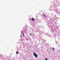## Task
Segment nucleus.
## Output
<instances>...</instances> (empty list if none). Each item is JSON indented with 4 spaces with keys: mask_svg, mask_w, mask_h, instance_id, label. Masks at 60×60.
I'll return each instance as SVG.
<instances>
[{
    "mask_svg": "<svg viewBox=\"0 0 60 60\" xmlns=\"http://www.w3.org/2000/svg\"><path fill=\"white\" fill-rule=\"evenodd\" d=\"M43 15L45 17V15Z\"/></svg>",
    "mask_w": 60,
    "mask_h": 60,
    "instance_id": "5",
    "label": "nucleus"
},
{
    "mask_svg": "<svg viewBox=\"0 0 60 60\" xmlns=\"http://www.w3.org/2000/svg\"><path fill=\"white\" fill-rule=\"evenodd\" d=\"M16 53H18V51L16 52Z\"/></svg>",
    "mask_w": 60,
    "mask_h": 60,
    "instance_id": "4",
    "label": "nucleus"
},
{
    "mask_svg": "<svg viewBox=\"0 0 60 60\" xmlns=\"http://www.w3.org/2000/svg\"><path fill=\"white\" fill-rule=\"evenodd\" d=\"M30 35H32V34H30Z\"/></svg>",
    "mask_w": 60,
    "mask_h": 60,
    "instance_id": "7",
    "label": "nucleus"
},
{
    "mask_svg": "<svg viewBox=\"0 0 60 60\" xmlns=\"http://www.w3.org/2000/svg\"><path fill=\"white\" fill-rule=\"evenodd\" d=\"M53 50H55V49H54V48H53Z\"/></svg>",
    "mask_w": 60,
    "mask_h": 60,
    "instance_id": "3",
    "label": "nucleus"
},
{
    "mask_svg": "<svg viewBox=\"0 0 60 60\" xmlns=\"http://www.w3.org/2000/svg\"><path fill=\"white\" fill-rule=\"evenodd\" d=\"M31 19H32V20H33V21H34V19L33 18H31Z\"/></svg>",
    "mask_w": 60,
    "mask_h": 60,
    "instance_id": "2",
    "label": "nucleus"
},
{
    "mask_svg": "<svg viewBox=\"0 0 60 60\" xmlns=\"http://www.w3.org/2000/svg\"><path fill=\"white\" fill-rule=\"evenodd\" d=\"M33 55L36 58H37L38 57V55L36 53L34 52L33 53Z\"/></svg>",
    "mask_w": 60,
    "mask_h": 60,
    "instance_id": "1",
    "label": "nucleus"
},
{
    "mask_svg": "<svg viewBox=\"0 0 60 60\" xmlns=\"http://www.w3.org/2000/svg\"><path fill=\"white\" fill-rule=\"evenodd\" d=\"M23 35H24V34H23Z\"/></svg>",
    "mask_w": 60,
    "mask_h": 60,
    "instance_id": "8",
    "label": "nucleus"
},
{
    "mask_svg": "<svg viewBox=\"0 0 60 60\" xmlns=\"http://www.w3.org/2000/svg\"><path fill=\"white\" fill-rule=\"evenodd\" d=\"M45 60H47V59H45Z\"/></svg>",
    "mask_w": 60,
    "mask_h": 60,
    "instance_id": "6",
    "label": "nucleus"
}]
</instances>
